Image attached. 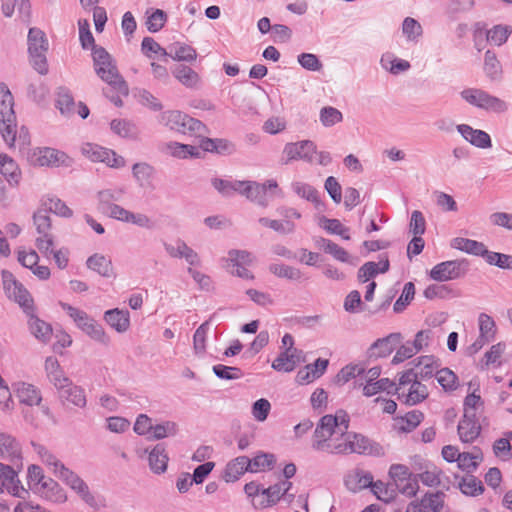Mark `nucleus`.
Segmentation results:
<instances>
[{
  "label": "nucleus",
  "instance_id": "obj_1",
  "mask_svg": "<svg viewBox=\"0 0 512 512\" xmlns=\"http://www.w3.org/2000/svg\"><path fill=\"white\" fill-rule=\"evenodd\" d=\"M348 427L349 416L343 410H339L335 415L322 416L312 436V449L326 452L340 437H345L349 433Z\"/></svg>",
  "mask_w": 512,
  "mask_h": 512
},
{
  "label": "nucleus",
  "instance_id": "obj_2",
  "mask_svg": "<svg viewBox=\"0 0 512 512\" xmlns=\"http://www.w3.org/2000/svg\"><path fill=\"white\" fill-rule=\"evenodd\" d=\"M326 452L337 455L351 453L377 457L384 455L383 447L379 443L355 432H350L345 437H340Z\"/></svg>",
  "mask_w": 512,
  "mask_h": 512
},
{
  "label": "nucleus",
  "instance_id": "obj_3",
  "mask_svg": "<svg viewBox=\"0 0 512 512\" xmlns=\"http://www.w3.org/2000/svg\"><path fill=\"white\" fill-rule=\"evenodd\" d=\"M93 64L96 74L118 92L127 95L128 86L114 63L112 56L101 46H93Z\"/></svg>",
  "mask_w": 512,
  "mask_h": 512
},
{
  "label": "nucleus",
  "instance_id": "obj_4",
  "mask_svg": "<svg viewBox=\"0 0 512 512\" xmlns=\"http://www.w3.org/2000/svg\"><path fill=\"white\" fill-rule=\"evenodd\" d=\"M14 100L6 85L0 84V133L5 143L12 147L16 142V115Z\"/></svg>",
  "mask_w": 512,
  "mask_h": 512
},
{
  "label": "nucleus",
  "instance_id": "obj_5",
  "mask_svg": "<svg viewBox=\"0 0 512 512\" xmlns=\"http://www.w3.org/2000/svg\"><path fill=\"white\" fill-rule=\"evenodd\" d=\"M159 124L171 131L186 134L201 135L205 132V125L198 119L192 118L179 110H167L159 114Z\"/></svg>",
  "mask_w": 512,
  "mask_h": 512
},
{
  "label": "nucleus",
  "instance_id": "obj_6",
  "mask_svg": "<svg viewBox=\"0 0 512 512\" xmlns=\"http://www.w3.org/2000/svg\"><path fill=\"white\" fill-rule=\"evenodd\" d=\"M27 44L31 65L39 74L46 75L48 73L46 53L49 47L46 34L39 28H30Z\"/></svg>",
  "mask_w": 512,
  "mask_h": 512
},
{
  "label": "nucleus",
  "instance_id": "obj_7",
  "mask_svg": "<svg viewBox=\"0 0 512 512\" xmlns=\"http://www.w3.org/2000/svg\"><path fill=\"white\" fill-rule=\"evenodd\" d=\"M33 224L39 234L35 245L45 257H48L49 249L54 246V237L51 234V219L47 209H39L34 213Z\"/></svg>",
  "mask_w": 512,
  "mask_h": 512
},
{
  "label": "nucleus",
  "instance_id": "obj_8",
  "mask_svg": "<svg viewBox=\"0 0 512 512\" xmlns=\"http://www.w3.org/2000/svg\"><path fill=\"white\" fill-rule=\"evenodd\" d=\"M29 162L39 167L70 166L71 158L64 152L50 147L36 148L28 156Z\"/></svg>",
  "mask_w": 512,
  "mask_h": 512
},
{
  "label": "nucleus",
  "instance_id": "obj_9",
  "mask_svg": "<svg viewBox=\"0 0 512 512\" xmlns=\"http://www.w3.org/2000/svg\"><path fill=\"white\" fill-rule=\"evenodd\" d=\"M236 185L237 193L263 207H266L269 203V199L267 197L268 190L276 189L278 187L275 180H268L263 184H259L254 181L239 180Z\"/></svg>",
  "mask_w": 512,
  "mask_h": 512
},
{
  "label": "nucleus",
  "instance_id": "obj_10",
  "mask_svg": "<svg viewBox=\"0 0 512 512\" xmlns=\"http://www.w3.org/2000/svg\"><path fill=\"white\" fill-rule=\"evenodd\" d=\"M57 477L69 486L88 506L94 509L100 507L97 498L90 492L87 483L68 467L62 468V472Z\"/></svg>",
  "mask_w": 512,
  "mask_h": 512
},
{
  "label": "nucleus",
  "instance_id": "obj_11",
  "mask_svg": "<svg viewBox=\"0 0 512 512\" xmlns=\"http://www.w3.org/2000/svg\"><path fill=\"white\" fill-rule=\"evenodd\" d=\"M2 281L7 297L17 302L25 313H29V309L33 307V300L27 289L7 270L2 271Z\"/></svg>",
  "mask_w": 512,
  "mask_h": 512
},
{
  "label": "nucleus",
  "instance_id": "obj_12",
  "mask_svg": "<svg viewBox=\"0 0 512 512\" xmlns=\"http://www.w3.org/2000/svg\"><path fill=\"white\" fill-rule=\"evenodd\" d=\"M316 153V145L310 140L287 143L282 152L281 162L285 165L295 160L312 163Z\"/></svg>",
  "mask_w": 512,
  "mask_h": 512
},
{
  "label": "nucleus",
  "instance_id": "obj_13",
  "mask_svg": "<svg viewBox=\"0 0 512 512\" xmlns=\"http://www.w3.org/2000/svg\"><path fill=\"white\" fill-rule=\"evenodd\" d=\"M467 270L468 263L465 260L444 261L435 265L429 276L435 281L445 282L464 276Z\"/></svg>",
  "mask_w": 512,
  "mask_h": 512
},
{
  "label": "nucleus",
  "instance_id": "obj_14",
  "mask_svg": "<svg viewBox=\"0 0 512 512\" xmlns=\"http://www.w3.org/2000/svg\"><path fill=\"white\" fill-rule=\"evenodd\" d=\"M389 476L395 482L399 491L406 496H415L419 485L416 477L403 464H393L389 469Z\"/></svg>",
  "mask_w": 512,
  "mask_h": 512
},
{
  "label": "nucleus",
  "instance_id": "obj_15",
  "mask_svg": "<svg viewBox=\"0 0 512 512\" xmlns=\"http://www.w3.org/2000/svg\"><path fill=\"white\" fill-rule=\"evenodd\" d=\"M21 467L0 462V492L6 489L13 496L23 498L22 493H27V491L21 485L17 475V470H20Z\"/></svg>",
  "mask_w": 512,
  "mask_h": 512
},
{
  "label": "nucleus",
  "instance_id": "obj_16",
  "mask_svg": "<svg viewBox=\"0 0 512 512\" xmlns=\"http://www.w3.org/2000/svg\"><path fill=\"white\" fill-rule=\"evenodd\" d=\"M0 457L16 467L22 466L19 443L14 437L3 432H0Z\"/></svg>",
  "mask_w": 512,
  "mask_h": 512
},
{
  "label": "nucleus",
  "instance_id": "obj_17",
  "mask_svg": "<svg viewBox=\"0 0 512 512\" xmlns=\"http://www.w3.org/2000/svg\"><path fill=\"white\" fill-rule=\"evenodd\" d=\"M13 389L20 403L27 406H39L42 402L41 391L31 383L19 381L13 384Z\"/></svg>",
  "mask_w": 512,
  "mask_h": 512
},
{
  "label": "nucleus",
  "instance_id": "obj_18",
  "mask_svg": "<svg viewBox=\"0 0 512 512\" xmlns=\"http://www.w3.org/2000/svg\"><path fill=\"white\" fill-rule=\"evenodd\" d=\"M401 338L400 333H391L384 338L377 339L368 350L369 358H383L390 355Z\"/></svg>",
  "mask_w": 512,
  "mask_h": 512
},
{
  "label": "nucleus",
  "instance_id": "obj_19",
  "mask_svg": "<svg viewBox=\"0 0 512 512\" xmlns=\"http://www.w3.org/2000/svg\"><path fill=\"white\" fill-rule=\"evenodd\" d=\"M456 128L461 136L472 145L482 149L492 146L491 138L485 131L473 129L467 124L457 125Z\"/></svg>",
  "mask_w": 512,
  "mask_h": 512
},
{
  "label": "nucleus",
  "instance_id": "obj_20",
  "mask_svg": "<svg viewBox=\"0 0 512 512\" xmlns=\"http://www.w3.org/2000/svg\"><path fill=\"white\" fill-rule=\"evenodd\" d=\"M160 150L179 159H186L188 157L199 158L201 156L199 147L173 141L162 144Z\"/></svg>",
  "mask_w": 512,
  "mask_h": 512
},
{
  "label": "nucleus",
  "instance_id": "obj_21",
  "mask_svg": "<svg viewBox=\"0 0 512 512\" xmlns=\"http://www.w3.org/2000/svg\"><path fill=\"white\" fill-rule=\"evenodd\" d=\"M28 316V327L31 334L43 343H47L52 336V327L49 323L41 320L34 314L33 307L29 309Z\"/></svg>",
  "mask_w": 512,
  "mask_h": 512
},
{
  "label": "nucleus",
  "instance_id": "obj_22",
  "mask_svg": "<svg viewBox=\"0 0 512 512\" xmlns=\"http://www.w3.org/2000/svg\"><path fill=\"white\" fill-rule=\"evenodd\" d=\"M0 173L11 186H17L21 180L18 164L7 154H0Z\"/></svg>",
  "mask_w": 512,
  "mask_h": 512
},
{
  "label": "nucleus",
  "instance_id": "obj_23",
  "mask_svg": "<svg viewBox=\"0 0 512 512\" xmlns=\"http://www.w3.org/2000/svg\"><path fill=\"white\" fill-rule=\"evenodd\" d=\"M250 458L247 456H239L231 460L225 468L224 479L226 482H235L245 472H250Z\"/></svg>",
  "mask_w": 512,
  "mask_h": 512
},
{
  "label": "nucleus",
  "instance_id": "obj_24",
  "mask_svg": "<svg viewBox=\"0 0 512 512\" xmlns=\"http://www.w3.org/2000/svg\"><path fill=\"white\" fill-rule=\"evenodd\" d=\"M372 483L373 475L370 472L362 469H356L345 479L346 487L354 493L370 487Z\"/></svg>",
  "mask_w": 512,
  "mask_h": 512
},
{
  "label": "nucleus",
  "instance_id": "obj_25",
  "mask_svg": "<svg viewBox=\"0 0 512 512\" xmlns=\"http://www.w3.org/2000/svg\"><path fill=\"white\" fill-rule=\"evenodd\" d=\"M59 397L62 401L71 403L79 408H84L87 403L84 389L72 384L71 380L67 386H64V388L59 391Z\"/></svg>",
  "mask_w": 512,
  "mask_h": 512
},
{
  "label": "nucleus",
  "instance_id": "obj_26",
  "mask_svg": "<svg viewBox=\"0 0 512 512\" xmlns=\"http://www.w3.org/2000/svg\"><path fill=\"white\" fill-rule=\"evenodd\" d=\"M38 491L49 501L62 504L67 501L66 491L52 478L45 479Z\"/></svg>",
  "mask_w": 512,
  "mask_h": 512
},
{
  "label": "nucleus",
  "instance_id": "obj_27",
  "mask_svg": "<svg viewBox=\"0 0 512 512\" xmlns=\"http://www.w3.org/2000/svg\"><path fill=\"white\" fill-rule=\"evenodd\" d=\"M86 266L105 278H110L114 275L111 260L102 254L95 253L88 257Z\"/></svg>",
  "mask_w": 512,
  "mask_h": 512
},
{
  "label": "nucleus",
  "instance_id": "obj_28",
  "mask_svg": "<svg viewBox=\"0 0 512 512\" xmlns=\"http://www.w3.org/2000/svg\"><path fill=\"white\" fill-rule=\"evenodd\" d=\"M166 251L171 257L184 258L191 266L200 265L198 254L184 241L179 240L177 246L166 245Z\"/></svg>",
  "mask_w": 512,
  "mask_h": 512
},
{
  "label": "nucleus",
  "instance_id": "obj_29",
  "mask_svg": "<svg viewBox=\"0 0 512 512\" xmlns=\"http://www.w3.org/2000/svg\"><path fill=\"white\" fill-rule=\"evenodd\" d=\"M104 319L119 333L126 332L130 326L129 312L127 310L124 311L117 308L108 310L104 314Z\"/></svg>",
  "mask_w": 512,
  "mask_h": 512
},
{
  "label": "nucleus",
  "instance_id": "obj_30",
  "mask_svg": "<svg viewBox=\"0 0 512 512\" xmlns=\"http://www.w3.org/2000/svg\"><path fill=\"white\" fill-rule=\"evenodd\" d=\"M123 196L122 189H104L97 193L98 205L97 209L100 213H108L113 206H116L114 202L120 201Z\"/></svg>",
  "mask_w": 512,
  "mask_h": 512
},
{
  "label": "nucleus",
  "instance_id": "obj_31",
  "mask_svg": "<svg viewBox=\"0 0 512 512\" xmlns=\"http://www.w3.org/2000/svg\"><path fill=\"white\" fill-rule=\"evenodd\" d=\"M200 151L212 152L218 154H232L235 152V146L226 139L203 138L199 145Z\"/></svg>",
  "mask_w": 512,
  "mask_h": 512
},
{
  "label": "nucleus",
  "instance_id": "obj_32",
  "mask_svg": "<svg viewBox=\"0 0 512 512\" xmlns=\"http://www.w3.org/2000/svg\"><path fill=\"white\" fill-rule=\"evenodd\" d=\"M415 367L418 379L427 380L433 377L434 374L436 375L440 364L434 356H421L417 358Z\"/></svg>",
  "mask_w": 512,
  "mask_h": 512
},
{
  "label": "nucleus",
  "instance_id": "obj_33",
  "mask_svg": "<svg viewBox=\"0 0 512 512\" xmlns=\"http://www.w3.org/2000/svg\"><path fill=\"white\" fill-rule=\"evenodd\" d=\"M451 246L457 250L464 251L468 254L484 257L487 248L482 242L462 237H456L452 240Z\"/></svg>",
  "mask_w": 512,
  "mask_h": 512
},
{
  "label": "nucleus",
  "instance_id": "obj_34",
  "mask_svg": "<svg viewBox=\"0 0 512 512\" xmlns=\"http://www.w3.org/2000/svg\"><path fill=\"white\" fill-rule=\"evenodd\" d=\"M148 461L149 467L154 473L161 474L166 471L168 456L166 454L165 447L163 444H157L149 452Z\"/></svg>",
  "mask_w": 512,
  "mask_h": 512
},
{
  "label": "nucleus",
  "instance_id": "obj_35",
  "mask_svg": "<svg viewBox=\"0 0 512 512\" xmlns=\"http://www.w3.org/2000/svg\"><path fill=\"white\" fill-rule=\"evenodd\" d=\"M380 65L393 75L405 72L411 67L407 60L399 59L391 52H386L381 56Z\"/></svg>",
  "mask_w": 512,
  "mask_h": 512
},
{
  "label": "nucleus",
  "instance_id": "obj_36",
  "mask_svg": "<svg viewBox=\"0 0 512 512\" xmlns=\"http://www.w3.org/2000/svg\"><path fill=\"white\" fill-rule=\"evenodd\" d=\"M280 499L284 500V494H282L281 487L276 483L262 489L261 500L254 501V507L260 509L271 507L277 504Z\"/></svg>",
  "mask_w": 512,
  "mask_h": 512
},
{
  "label": "nucleus",
  "instance_id": "obj_37",
  "mask_svg": "<svg viewBox=\"0 0 512 512\" xmlns=\"http://www.w3.org/2000/svg\"><path fill=\"white\" fill-rule=\"evenodd\" d=\"M32 445L42 462L47 465L51 472L57 477L62 472V468L66 466L44 446L35 443H32Z\"/></svg>",
  "mask_w": 512,
  "mask_h": 512
},
{
  "label": "nucleus",
  "instance_id": "obj_38",
  "mask_svg": "<svg viewBox=\"0 0 512 512\" xmlns=\"http://www.w3.org/2000/svg\"><path fill=\"white\" fill-rule=\"evenodd\" d=\"M56 107L64 116H71L75 112V102L69 89L59 87L57 89Z\"/></svg>",
  "mask_w": 512,
  "mask_h": 512
},
{
  "label": "nucleus",
  "instance_id": "obj_39",
  "mask_svg": "<svg viewBox=\"0 0 512 512\" xmlns=\"http://www.w3.org/2000/svg\"><path fill=\"white\" fill-rule=\"evenodd\" d=\"M483 460L482 452L479 448L474 447L472 453L464 452L458 456V467L463 471L471 473L476 470L479 463Z\"/></svg>",
  "mask_w": 512,
  "mask_h": 512
},
{
  "label": "nucleus",
  "instance_id": "obj_40",
  "mask_svg": "<svg viewBox=\"0 0 512 512\" xmlns=\"http://www.w3.org/2000/svg\"><path fill=\"white\" fill-rule=\"evenodd\" d=\"M146 15L147 19L145 25L147 30L151 33L160 31L168 19L166 12L161 9L149 8L146 10Z\"/></svg>",
  "mask_w": 512,
  "mask_h": 512
},
{
  "label": "nucleus",
  "instance_id": "obj_41",
  "mask_svg": "<svg viewBox=\"0 0 512 512\" xmlns=\"http://www.w3.org/2000/svg\"><path fill=\"white\" fill-rule=\"evenodd\" d=\"M276 463V458L272 453L260 452L250 459V472L257 473L260 471L271 470Z\"/></svg>",
  "mask_w": 512,
  "mask_h": 512
},
{
  "label": "nucleus",
  "instance_id": "obj_42",
  "mask_svg": "<svg viewBox=\"0 0 512 512\" xmlns=\"http://www.w3.org/2000/svg\"><path fill=\"white\" fill-rule=\"evenodd\" d=\"M269 271L279 278L291 281H301L303 279V273L300 269L286 264H271Z\"/></svg>",
  "mask_w": 512,
  "mask_h": 512
},
{
  "label": "nucleus",
  "instance_id": "obj_43",
  "mask_svg": "<svg viewBox=\"0 0 512 512\" xmlns=\"http://www.w3.org/2000/svg\"><path fill=\"white\" fill-rule=\"evenodd\" d=\"M59 305L82 331H84V329H86L93 320V318H91L85 311L75 308L68 303L60 302Z\"/></svg>",
  "mask_w": 512,
  "mask_h": 512
},
{
  "label": "nucleus",
  "instance_id": "obj_44",
  "mask_svg": "<svg viewBox=\"0 0 512 512\" xmlns=\"http://www.w3.org/2000/svg\"><path fill=\"white\" fill-rule=\"evenodd\" d=\"M402 33L407 41L417 43L422 37L423 28L416 19L406 17L402 23Z\"/></svg>",
  "mask_w": 512,
  "mask_h": 512
},
{
  "label": "nucleus",
  "instance_id": "obj_45",
  "mask_svg": "<svg viewBox=\"0 0 512 512\" xmlns=\"http://www.w3.org/2000/svg\"><path fill=\"white\" fill-rule=\"evenodd\" d=\"M174 77L188 88H193L199 81L198 74L188 66L179 65L173 70Z\"/></svg>",
  "mask_w": 512,
  "mask_h": 512
},
{
  "label": "nucleus",
  "instance_id": "obj_46",
  "mask_svg": "<svg viewBox=\"0 0 512 512\" xmlns=\"http://www.w3.org/2000/svg\"><path fill=\"white\" fill-rule=\"evenodd\" d=\"M423 413L417 410L408 412L404 417L396 419L397 426L401 432L413 431L423 420Z\"/></svg>",
  "mask_w": 512,
  "mask_h": 512
},
{
  "label": "nucleus",
  "instance_id": "obj_47",
  "mask_svg": "<svg viewBox=\"0 0 512 512\" xmlns=\"http://www.w3.org/2000/svg\"><path fill=\"white\" fill-rule=\"evenodd\" d=\"M111 130L123 138H136L137 129L135 124L125 119H114L110 123Z\"/></svg>",
  "mask_w": 512,
  "mask_h": 512
},
{
  "label": "nucleus",
  "instance_id": "obj_48",
  "mask_svg": "<svg viewBox=\"0 0 512 512\" xmlns=\"http://www.w3.org/2000/svg\"><path fill=\"white\" fill-rule=\"evenodd\" d=\"M436 379L444 391H454L458 387V377L449 368H442L436 372Z\"/></svg>",
  "mask_w": 512,
  "mask_h": 512
},
{
  "label": "nucleus",
  "instance_id": "obj_49",
  "mask_svg": "<svg viewBox=\"0 0 512 512\" xmlns=\"http://www.w3.org/2000/svg\"><path fill=\"white\" fill-rule=\"evenodd\" d=\"M481 432V425L472 422H459L458 434L460 440L464 443H471L478 438Z\"/></svg>",
  "mask_w": 512,
  "mask_h": 512
},
{
  "label": "nucleus",
  "instance_id": "obj_50",
  "mask_svg": "<svg viewBox=\"0 0 512 512\" xmlns=\"http://www.w3.org/2000/svg\"><path fill=\"white\" fill-rule=\"evenodd\" d=\"M483 100H481L480 109H484L486 111H492L495 113H503L506 112L508 109L507 103L493 95H490L486 91H484Z\"/></svg>",
  "mask_w": 512,
  "mask_h": 512
},
{
  "label": "nucleus",
  "instance_id": "obj_51",
  "mask_svg": "<svg viewBox=\"0 0 512 512\" xmlns=\"http://www.w3.org/2000/svg\"><path fill=\"white\" fill-rule=\"evenodd\" d=\"M511 33L512 29L510 26L495 25L492 29L487 31L486 38L490 43L501 46L507 41Z\"/></svg>",
  "mask_w": 512,
  "mask_h": 512
},
{
  "label": "nucleus",
  "instance_id": "obj_52",
  "mask_svg": "<svg viewBox=\"0 0 512 512\" xmlns=\"http://www.w3.org/2000/svg\"><path fill=\"white\" fill-rule=\"evenodd\" d=\"M168 56L176 61L192 62L196 59L197 53L193 47L182 44L170 47V53H168Z\"/></svg>",
  "mask_w": 512,
  "mask_h": 512
},
{
  "label": "nucleus",
  "instance_id": "obj_53",
  "mask_svg": "<svg viewBox=\"0 0 512 512\" xmlns=\"http://www.w3.org/2000/svg\"><path fill=\"white\" fill-rule=\"evenodd\" d=\"M415 296V285L413 282H407L404 285L403 291L400 297L396 300L393 305V310L395 313L403 312L406 307L410 304V302L414 299Z\"/></svg>",
  "mask_w": 512,
  "mask_h": 512
},
{
  "label": "nucleus",
  "instance_id": "obj_54",
  "mask_svg": "<svg viewBox=\"0 0 512 512\" xmlns=\"http://www.w3.org/2000/svg\"><path fill=\"white\" fill-rule=\"evenodd\" d=\"M292 187L297 195L314 203L315 206L318 207V205L320 204V199L319 192L317 189H315L313 186L309 184L302 182L293 183Z\"/></svg>",
  "mask_w": 512,
  "mask_h": 512
},
{
  "label": "nucleus",
  "instance_id": "obj_55",
  "mask_svg": "<svg viewBox=\"0 0 512 512\" xmlns=\"http://www.w3.org/2000/svg\"><path fill=\"white\" fill-rule=\"evenodd\" d=\"M462 493L470 496H477L484 491L482 482L473 475H466L459 483Z\"/></svg>",
  "mask_w": 512,
  "mask_h": 512
},
{
  "label": "nucleus",
  "instance_id": "obj_56",
  "mask_svg": "<svg viewBox=\"0 0 512 512\" xmlns=\"http://www.w3.org/2000/svg\"><path fill=\"white\" fill-rule=\"evenodd\" d=\"M428 389L425 385H423L419 380L415 381L410 389L408 394L406 395L405 403L408 405H415L428 397Z\"/></svg>",
  "mask_w": 512,
  "mask_h": 512
},
{
  "label": "nucleus",
  "instance_id": "obj_57",
  "mask_svg": "<svg viewBox=\"0 0 512 512\" xmlns=\"http://www.w3.org/2000/svg\"><path fill=\"white\" fill-rule=\"evenodd\" d=\"M395 387V383L388 378H381L374 380L369 384H365L363 387V394L367 397H371L381 391H387L390 393V389Z\"/></svg>",
  "mask_w": 512,
  "mask_h": 512
},
{
  "label": "nucleus",
  "instance_id": "obj_58",
  "mask_svg": "<svg viewBox=\"0 0 512 512\" xmlns=\"http://www.w3.org/2000/svg\"><path fill=\"white\" fill-rule=\"evenodd\" d=\"M132 174L140 185H144L154 176L155 169L146 162L136 163L132 167Z\"/></svg>",
  "mask_w": 512,
  "mask_h": 512
},
{
  "label": "nucleus",
  "instance_id": "obj_59",
  "mask_svg": "<svg viewBox=\"0 0 512 512\" xmlns=\"http://www.w3.org/2000/svg\"><path fill=\"white\" fill-rule=\"evenodd\" d=\"M210 329V321L203 322L193 336V348L196 354H202L206 350V339Z\"/></svg>",
  "mask_w": 512,
  "mask_h": 512
},
{
  "label": "nucleus",
  "instance_id": "obj_60",
  "mask_svg": "<svg viewBox=\"0 0 512 512\" xmlns=\"http://www.w3.org/2000/svg\"><path fill=\"white\" fill-rule=\"evenodd\" d=\"M320 122L325 127H332L343 120L340 110L332 106H325L320 110Z\"/></svg>",
  "mask_w": 512,
  "mask_h": 512
},
{
  "label": "nucleus",
  "instance_id": "obj_61",
  "mask_svg": "<svg viewBox=\"0 0 512 512\" xmlns=\"http://www.w3.org/2000/svg\"><path fill=\"white\" fill-rule=\"evenodd\" d=\"M479 331L481 337L491 341L494 339L496 334L495 321L486 313H480L478 317Z\"/></svg>",
  "mask_w": 512,
  "mask_h": 512
},
{
  "label": "nucleus",
  "instance_id": "obj_62",
  "mask_svg": "<svg viewBox=\"0 0 512 512\" xmlns=\"http://www.w3.org/2000/svg\"><path fill=\"white\" fill-rule=\"evenodd\" d=\"M484 71L492 80L497 79L501 73L500 62L498 61L496 54L490 50H487L485 53Z\"/></svg>",
  "mask_w": 512,
  "mask_h": 512
},
{
  "label": "nucleus",
  "instance_id": "obj_63",
  "mask_svg": "<svg viewBox=\"0 0 512 512\" xmlns=\"http://www.w3.org/2000/svg\"><path fill=\"white\" fill-rule=\"evenodd\" d=\"M486 262L501 269L512 270V255L489 251L484 256Z\"/></svg>",
  "mask_w": 512,
  "mask_h": 512
},
{
  "label": "nucleus",
  "instance_id": "obj_64",
  "mask_svg": "<svg viewBox=\"0 0 512 512\" xmlns=\"http://www.w3.org/2000/svg\"><path fill=\"white\" fill-rule=\"evenodd\" d=\"M443 506V493L427 494L421 500L422 512H438Z\"/></svg>",
  "mask_w": 512,
  "mask_h": 512
}]
</instances>
